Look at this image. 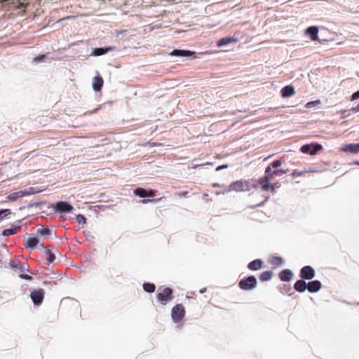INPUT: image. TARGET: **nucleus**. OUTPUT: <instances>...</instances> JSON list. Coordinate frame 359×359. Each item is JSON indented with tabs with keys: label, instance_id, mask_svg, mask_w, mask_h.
<instances>
[{
	"label": "nucleus",
	"instance_id": "nucleus-13",
	"mask_svg": "<svg viewBox=\"0 0 359 359\" xmlns=\"http://www.w3.org/2000/svg\"><path fill=\"white\" fill-rule=\"evenodd\" d=\"M342 150L345 152L357 154L359 152V143L344 144Z\"/></svg>",
	"mask_w": 359,
	"mask_h": 359
},
{
	"label": "nucleus",
	"instance_id": "nucleus-24",
	"mask_svg": "<svg viewBox=\"0 0 359 359\" xmlns=\"http://www.w3.org/2000/svg\"><path fill=\"white\" fill-rule=\"evenodd\" d=\"M12 268L17 269L21 273L25 271H29V266L26 264H12Z\"/></svg>",
	"mask_w": 359,
	"mask_h": 359
},
{
	"label": "nucleus",
	"instance_id": "nucleus-15",
	"mask_svg": "<svg viewBox=\"0 0 359 359\" xmlns=\"http://www.w3.org/2000/svg\"><path fill=\"white\" fill-rule=\"evenodd\" d=\"M39 243V240L36 237H29L25 243L26 248L34 250Z\"/></svg>",
	"mask_w": 359,
	"mask_h": 359
},
{
	"label": "nucleus",
	"instance_id": "nucleus-2",
	"mask_svg": "<svg viewBox=\"0 0 359 359\" xmlns=\"http://www.w3.org/2000/svg\"><path fill=\"white\" fill-rule=\"evenodd\" d=\"M286 173L287 172L285 170L277 169L272 170L271 166H268L265 170V175L261 177V189L262 191H268L271 189L272 191H274V186L271 185L270 181L273 180L276 175H280Z\"/></svg>",
	"mask_w": 359,
	"mask_h": 359
},
{
	"label": "nucleus",
	"instance_id": "nucleus-8",
	"mask_svg": "<svg viewBox=\"0 0 359 359\" xmlns=\"http://www.w3.org/2000/svg\"><path fill=\"white\" fill-rule=\"evenodd\" d=\"M32 193L27 190H20L19 191L13 192L6 196V201L13 202L17 201L18 198H22L26 196H29Z\"/></svg>",
	"mask_w": 359,
	"mask_h": 359
},
{
	"label": "nucleus",
	"instance_id": "nucleus-41",
	"mask_svg": "<svg viewBox=\"0 0 359 359\" xmlns=\"http://www.w3.org/2000/svg\"><path fill=\"white\" fill-rule=\"evenodd\" d=\"M151 201H153V200H151V199H143L142 201V203L144 204H146V203H150Z\"/></svg>",
	"mask_w": 359,
	"mask_h": 359
},
{
	"label": "nucleus",
	"instance_id": "nucleus-16",
	"mask_svg": "<svg viewBox=\"0 0 359 359\" xmlns=\"http://www.w3.org/2000/svg\"><path fill=\"white\" fill-rule=\"evenodd\" d=\"M279 278L282 281H290L293 278V274L290 269H284L279 273Z\"/></svg>",
	"mask_w": 359,
	"mask_h": 359
},
{
	"label": "nucleus",
	"instance_id": "nucleus-40",
	"mask_svg": "<svg viewBox=\"0 0 359 359\" xmlns=\"http://www.w3.org/2000/svg\"><path fill=\"white\" fill-rule=\"evenodd\" d=\"M45 57H46V55H40V56H39V57H36L35 58V61H36V62H41V61L43 60V59Z\"/></svg>",
	"mask_w": 359,
	"mask_h": 359
},
{
	"label": "nucleus",
	"instance_id": "nucleus-23",
	"mask_svg": "<svg viewBox=\"0 0 359 359\" xmlns=\"http://www.w3.org/2000/svg\"><path fill=\"white\" fill-rule=\"evenodd\" d=\"M273 276V272L271 271H266L262 272L259 275V279L262 282H266L269 280Z\"/></svg>",
	"mask_w": 359,
	"mask_h": 359
},
{
	"label": "nucleus",
	"instance_id": "nucleus-11",
	"mask_svg": "<svg viewBox=\"0 0 359 359\" xmlns=\"http://www.w3.org/2000/svg\"><path fill=\"white\" fill-rule=\"evenodd\" d=\"M322 284L319 280H313L307 284V289L310 292H316L320 290Z\"/></svg>",
	"mask_w": 359,
	"mask_h": 359
},
{
	"label": "nucleus",
	"instance_id": "nucleus-10",
	"mask_svg": "<svg viewBox=\"0 0 359 359\" xmlns=\"http://www.w3.org/2000/svg\"><path fill=\"white\" fill-rule=\"evenodd\" d=\"M55 210L59 212H69L73 210V206L65 201L57 202L55 205Z\"/></svg>",
	"mask_w": 359,
	"mask_h": 359
},
{
	"label": "nucleus",
	"instance_id": "nucleus-4",
	"mask_svg": "<svg viewBox=\"0 0 359 359\" xmlns=\"http://www.w3.org/2000/svg\"><path fill=\"white\" fill-rule=\"evenodd\" d=\"M172 297V290L170 287H165L161 292L156 294L157 299L163 305L171 301Z\"/></svg>",
	"mask_w": 359,
	"mask_h": 359
},
{
	"label": "nucleus",
	"instance_id": "nucleus-1",
	"mask_svg": "<svg viewBox=\"0 0 359 359\" xmlns=\"http://www.w3.org/2000/svg\"><path fill=\"white\" fill-rule=\"evenodd\" d=\"M261 187V178L251 179L249 180H237L232 182L226 188V191H248L252 189Z\"/></svg>",
	"mask_w": 359,
	"mask_h": 359
},
{
	"label": "nucleus",
	"instance_id": "nucleus-27",
	"mask_svg": "<svg viewBox=\"0 0 359 359\" xmlns=\"http://www.w3.org/2000/svg\"><path fill=\"white\" fill-rule=\"evenodd\" d=\"M134 193L135 195L138 196L140 198H144L147 197V190H145L144 189L140 187L137 188L135 190Z\"/></svg>",
	"mask_w": 359,
	"mask_h": 359
},
{
	"label": "nucleus",
	"instance_id": "nucleus-35",
	"mask_svg": "<svg viewBox=\"0 0 359 359\" xmlns=\"http://www.w3.org/2000/svg\"><path fill=\"white\" fill-rule=\"evenodd\" d=\"M156 193V190H154V189L147 190V197H154V196H155Z\"/></svg>",
	"mask_w": 359,
	"mask_h": 359
},
{
	"label": "nucleus",
	"instance_id": "nucleus-44",
	"mask_svg": "<svg viewBox=\"0 0 359 359\" xmlns=\"http://www.w3.org/2000/svg\"><path fill=\"white\" fill-rule=\"evenodd\" d=\"M291 288L290 287H287L285 288V293H287L288 291H290Z\"/></svg>",
	"mask_w": 359,
	"mask_h": 359
},
{
	"label": "nucleus",
	"instance_id": "nucleus-45",
	"mask_svg": "<svg viewBox=\"0 0 359 359\" xmlns=\"http://www.w3.org/2000/svg\"><path fill=\"white\" fill-rule=\"evenodd\" d=\"M205 290H206V288H205V287H204V288H203V289H201V290H200V292H201V293H203V292H205Z\"/></svg>",
	"mask_w": 359,
	"mask_h": 359
},
{
	"label": "nucleus",
	"instance_id": "nucleus-39",
	"mask_svg": "<svg viewBox=\"0 0 359 359\" xmlns=\"http://www.w3.org/2000/svg\"><path fill=\"white\" fill-rule=\"evenodd\" d=\"M350 111L354 114L359 112V104L356 107H352Z\"/></svg>",
	"mask_w": 359,
	"mask_h": 359
},
{
	"label": "nucleus",
	"instance_id": "nucleus-18",
	"mask_svg": "<svg viewBox=\"0 0 359 359\" xmlns=\"http://www.w3.org/2000/svg\"><path fill=\"white\" fill-rule=\"evenodd\" d=\"M294 288L299 292H304L307 288V284L304 280H299L294 283Z\"/></svg>",
	"mask_w": 359,
	"mask_h": 359
},
{
	"label": "nucleus",
	"instance_id": "nucleus-33",
	"mask_svg": "<svg viewBox=\"0 0 359 359\" xmlns=\"http://www.w3.org/2000/svg\"><path fill=\"white\" fill-rule=\"evenodd\" d=\"M282 165V162L280 160H276V161H274L272 163H271V165L273 168H275L276 170L278 169V168Z\"/></svg>",
	"mask_w": 359,
	"mask_h": 359
},
{
	"label": "nucleus",
	"instance_id": "nucleus-17",
	"mask_svg": "<svg viewBox=\"0 0 359 359\" xmlns=\"http://www.w3.org/2000/svg\"><path fill=\"white\" fill-rule=\"evenodd\" d=\"M294 93H295L294 88L293 86H285L281 90V95L283 97H291L293 95H294Z\"/></svg>",
	"mask_w": 359,
	"mask_h": 359
},
{
	"label": "nucleus",
	"instance_id": "nucleus-43",
	"mask_svg": "<svg viewBox=\"0 0 359 359\" xmlns=\"http://www.w3.org/2000/svg\"><path fill=\"white\" fill-rule=\"evenodd\" d=\"M212 186H213L214 187H223V185H220V184H218V183H215V184H212Z\"/></svg>",
	"mask_w": 359,
	"mask_h": 359
},
{
	"label": "nucleus",
	"instance_id": "nucleus-3",
	"mask_svg": "<svg viewBox=\"0 0 359 359\" xmlns=\"http://www.w3.org/2000/svg\"><path fill=\"white\" fill-rule=\"evenodd\" d=\"M257 280L254 276L243 278L238 283L239 287L243 290H251L257 287Z\"/></svg>",
	"mask_w": 359,
	"mask_h": 359
},
{
	"label": "nucleus",
	"instance_id": "nucleus-32",
	"mask_svg": "<svg viewBox=\"0 0 359 359\" xmlns=\"http://www.w3.org/2000/svg\"><path fill=\"white\" fill-rule=\"evenodd\" d=\"M76 221L79 223V224H85L86 222V217L82 215H78L76 216Z\"/></svg>",
	"mask_w": 359,
	"mask_h": 359
},
{
	"label": "nucleus",
	"instance_id": "nucleus-22",
	"mask_svg": "<svg viewBox=\"0 0 359 359\" xmlns=\"http://www.w3.org/2000/svg\"><path fill=\"white\" fill-rule=\"evenodd\" d=\"M20 229V226H16L13 228H11V229H6L2 231V235L4 236H8L11 235H13V234H15Z\"/></svg>",
	"mask_w": 359,
	"mask_h": 359
},
{
	"label": "nucleus",
	"instance_id": "nucleus-29",
	"mask_svg": "<svg viewBox=\"0 0 359 359\" xmlns=\"http://www.w3.org/2000/svg\"><path fill=\"white\" fill-rule=\"evenodd\" d=\"M37 233L43 236H48L50 234V231L48 228L40 227L37 229Z\"/></svg>",
	"mask_w": 359,
	"mask_h": 359
},
{
	"label": "nucleus",
	"instance_id": "nucleus-21",
	"mask_svg": "<svg viewBox=\"0 0 359 359\" xmlns=\"http://www.w3.org/2000/svg\"><path fill=\"white\" fill-rule=\"evenodd\" d=\"M193 54L191 51L189 50H174L171 55L174 56H179V57H189L191 56Z\"/></svg>",
	"mask_w": 359,
	"mask_h": 359
},
{
	"label": "nucleus",
	"instance_id": "nucleus-42",
	"mask_svg": "<svg viewBox=\"0 0 359 359\" xmlns=\"http://www.w3.org/2000/svg\"><path fill=\"white\" fill-rule=\"evenodd\" d=\"M226 168H227V165H223L218 166L216 170H220Z\"/></svg>",
	"mask_w": 359,
	"mask_h": 359
},
{
	"label": "nucleus",
	"instance_id": "nucleus-12",
	"mask_svg": "<svg viewBox=\"0 0 359 359\" xmlns=\"http://www.w3.org/2000/svg\"><path fill=\"white\" fill-rule=\"evenodd\" d=\"M103 83H104V81L101 76H95L93 80V90L95 92L100 91L102 88Z\"/></svg>",
	"mask_w": 359,
	"mask_h": 359
},
{
	"label": "nucleus",
	"instance_id": "nucleus-7",
	"mask_svg": "<svg viewBox=\"0 0 359 359\" xmlns=\"http://www.w3.org/2000/svg\"><path fill=\"white\" fill-rule=\"evenodd\" d=\"M323 149V146L320 144H311L303 145L300 150L302 153H309L311 155H315L318 151Z\"/></svg>",
	"mask_w": 359,
	"mask_h": 359
},
{
	"label": "nucleus",
	"instance_id": "nucleus-20",
	"mask_svg": "<svg viewBox=\"0 0 359 359\" xmlns=\"http://www.w3.org/2000/svg\"><path fill=\"white\" fill-rule=\"evenodd\" d=\"M306 32L310 35L311 40L317 39L318 28L316 26L309 27L306 29Z\"/></svg>",
	"mask_w": 359,
	"mask_h": 359
},
{
	"label": "nucleus",
	"instance_id": "nucleus-28",
	"mask_svg": "<svg viewBox=\"0 0 359 359\" xmlns=\"http://www.w3.org/2000/svg\"><path fill=\"white\" fill-rule=\"evenodd\" d=\"M46 253L47 261L49 263H53L56 259L55 254L53 252H52L50 250H46Z\"/></svg>",
	"mask_w": 359,
	"mask_h": 359
},
{
	"label": "nucleus",
	"instance_id": "nucleus-14",
	"mask_svg": "<svg viewBox=\"0 0 359 359\" xmlns=\"http://www.w3.org/2000/svg\"><path fill=\"white\" fill-rule=\"evenodd\" d=\"M262 264H263V262L259 259H255V260L250 262L248 264V268L250 271H257L262 268Z\"/></svg>",
	"mask_w": 359,
	"mask_h": 359
},
{
	"label": "nucleus",
	"instance_id": "nucleus-9",
	"mask_svg": "<svg viewBox=\"0 0 359 359\" xmlns=\"http://www.w3.org/2000/svg\"><path fill=\"white\" fill-rule=\"evenodd\" d=\"M299 276L302 279L311 280L315 277V271L311 266H305L302 268Z\"/></svg>",
	"mask_w": 359,
	"mask_h": 359
},
{
	"label": "nucleus",
	"instance_id": "nucleus-36",
	"mask_svg": "<svg viewBox=\"0 0 359 359\" xmlns=\"http://www.w3.org/2000/svg\"><path fill=\"white\" fill-rule=\"evenodd\" d=\"M305 172H303V171H298V170H294L292 173V176L295 177H299L301 175H302Z\"/></svg>",
	"mask_w": 359,
	"mask_h": 359
},
{
	"label": "nucleus",
	"instance_id": "nucleus-38",
	"mask_svg": "<svg viewBox=\"0 0 359 359\" xmlns=\"http://www.w3.org/2000/svg\"><path fill=\"white\" fill-rule=\"evenodd\" d=\"M359 99V90L353 93L351 95V100H355Z\"/></svg>",
	"mask_w": 359,
	"mask_h": 359
},
{
	"label": "nucleus",
	"instance_id": "nucleus-5",
	"mask_svg": "<svg viewBox=\"0 0 359 359\" xmlns=\"http://www.w3.org/2000/svg\"><path fill=\"white\" fill-rule=\"evenodd\" d=\"M185 309L182 304H176L171 311L172 319L175 323H178L184 318Z\"/></svg>",
	"mask_w": 359,
	"mask_h": 359
},
{
	"label": "nucleus",
	"instance_id": "nucleus-31",
	"mask_svg": "<svg viewBox=\"0 0 359 359\" xmlns=\"http://www.w3.org/2000/svg\"><path fill=\"white\" fill-rule=\"evenodd\" d=\"M320 103V101L319 100H314V101H311V102H309L306 104V108H311V107H313L318 104H319Z\"/></svg>",
	"mask_w": 359,
	"mask_h": 359
},
{
	"label": "nucleus",
	"instance_id": "nucleus-6",
	"mask_svg": "<svg viewBox=\"0 0 359 359\" xmlns=\"http://www.w3.org/2000/svg\"><path fill=\"white\" fill-rule=\"evenodd\" d=\"M45 295V291L42 288H39L37 290H34L30 293V297L32 300V302L36 306H39L42 304Z\"/></svg>",
	"mask_w": 359,
	"mask_h": 359
},
{
	"label": "nucleus",
	"instance_id": "nucleus-25",
	"mask_svg": "<svg viewBox=\"0 0 359 359\" xmlns=\"http://www.w3.org/2000/svg\"><path fill=\"white\" fill-rule=\"evenodd\" d=\"M113 50L112 47H109L106 48H97L94 50V54L97 56L104 55L107 53L109 50Z\"/></svg>",
	"mask_w": 359,
	"mask_h": 359
},
{
	"label": "nucleus",
	"instance_id": "nucleus-34",
	"mask_svg": "<svg viewBox=\"0 0 359 359\" xmlns=\"http://www.w3.org/2000/svg\"><path fill=\"white\" fill-rule=\"evenodd\" d=\"M20 278H21L22 279H25V280H32V277L29 275H27V274H25V273H20L19 275Z\"/></svg>",
	"mask_w": 359,
	"mask_h": 359
},
{
	"label": "nucleus",
	"instance_id": "nucleus-19",
	"mask_svg": "<svg viewBox=\"0 0 359 359\" xmlns=\"http://www.w3.org/2000/svg\"><path fill=\"white\" fill-rule=\"evenodd\" d=\"M237 39L233 37H224L217 41V46L221 47L231 43L237 42Z\"/></svg>",
	"mask_w": 359,
	"mask_h": 359
},
{
	"label": "nucleus",
	"instance_id": "nucleus-26",
	"mask_svg": "<svg viewBox=\"0 0 359 359\" xmlns=\"http://www.w3.org/2000/svg\"><path fill=\"white\" fill-rule=\"evenodd\" d=\"M143 289L147 292L152 293L155 291L156 286L154 283H145L143 284Z\"/></svg>",
	"mask_w": 359,
	"mask_h": 359
},
{
	"label": "nucleus",
	"instance_id": "nucleus-30",
	"mask_svg": "<svg viewBox=\"0 0 359 359\" xmlns=\"http://www.w3.org/2000/svg\"><path fill=\"white\" fill-rule=\"evenodd\" d=\"M271 264L276 266H280L283 264V259L279 257H273L271 259Z\"/></svg>",
	"mask_w": 359,
	"mask_h": 359
},
{
	"label": "nucleus",
	"instance_id": "nucleus-37",
	"mask_svg": "<svg viewBox=\"0 0 359 359\" xmlns=\"http://www.w3.org/2000/svg\"><path fill=\"white\" fill-rule=\"evenodd\" d=\"M3 214H6V215L11 214V210H9V209H4V210H1L0 211V217H1ZM0 219H2V218H0Z\"/></svg>",
	"mask_w": 359,
	"mask_h": 359
}]
</instances>
